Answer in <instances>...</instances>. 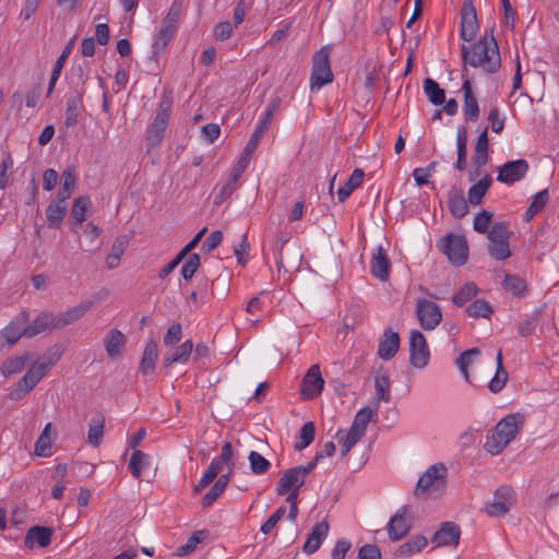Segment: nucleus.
Segmentation results:
<instances>
[{
	"label": "nucleus",
	"instance_id": "1",
	"mask_svg": "<svg viewBox=\"0 0 559 559\" xmlns=\"http://www.w3.org/2000/svg\"><path fill=\"white\" fill-rule=\"evenodd\" d=\"M461 56L463 60V73L467 75L466 64L474 68L483 67L487 73H496L501 67V58L497 40L493 37V31H486L472 46L462 45Z\"/></svg>",
	"mask_w": 559,
	"mask_h": 559
},
{
	"label": "nucleus",
	"instance_id": "2",
	"mask_svg": "<svg viewBox=\"0 0 559 559\" xmlns=\"http://www.w3.org/2000/svg\"><path fill=\"white\" fill-rule=\"evenodd\" d=\"M448 469L443 463L431 465L418 479L414 495H427L432 499L440 498L447 488Z\"/></svg>",
	"mask_w": 559,
	"mask_h": 559
},
{
	"label": "nucleus",
	"instance_id": "3",
	"mask_svg": "<svg viewBox=\"0 0 559 559\" xmlns=\"http://www.w3.org/2000/svg\"><path fill=\"white\" fill-rule=\"evenodd\" d=\"M331 47L324 46L316 51L312 57V73L310 78L311 90H320L323 85L333 81V72L330 67Z\"/></svg>",
	"mask_w": 559,
	"mask_h": 559
},
{
	"label": "nucleus",
	"instance_id": "4",
	"mask_svg": "<svg viewBox=\"0 0 559 559\" xmlns=\"http://www.w3.org/2000/svg\"><path fill=\"white\" fill-rule=\"evenodd\" d=\"M439 249L453 265L461 266L467 261L468 247L464 236L448 234L440 240Z\"/></svg>",
	"mask_w": 559,
	"mask_h": 559
},
{
	"label": "nucleus",
	"instance_id": "5",
	"mask_svg": "<svg viewBox=\"0 0 559 559\" xmlns=\"http://www.w3.org/2000/svg\"><path fill=\"white\" fill-rule=\"evenodd\" d=\"M515 503L514 489L511 486L502 485L493 493V499L486 504V512L489 516L499 518L507 514Z\"/></svg>",
	"mask_w": 559,
	"mask_h": 559
},
{
	"label": "nucleus",
	"instance_id": "6",
	"mask_svg": "<svg viewBox=\"0 0 559 559\" xmlns=\"http://www.w3.org/2000/svg\"><path fill=\"white\" fill-rule=\"evenodd\" d=\"M281 103H282V100H281V97H278V96H275L271 99L270 104L267 105L264 116L262 117V119L260 120L255 130L251 134V136L245 147V151L253 154V152L258 147L261 139L269 130V127L273 120L275 112L278 110Z\"/></svg>",
	"mask_w": 559,
	"mask_h": 559
},
{
	"label": "nucleus",
	"instance_id": "7",
	"mask_svg": "<svg viewBox=\"0 0 559 559\" xmlns=\"http://www.w3.org/2000/svg\"><path fill=\"white\" fill-rule=\"evenodd\" d=\"M430 352L425 335L413 330L409 335V364L415 368H424L428 365Z\"/></svg>",
	"mask_w": 559,
	"mask_h": 559
},
{
	"label": "nucleus",
	"instance_id": "8",
	"mask_svg": "<svg viewBox=\"0 0 559 559\" xmlns=\"http://www.w3.org/2000/svg\"><path fill=\"white\" fill-rule=\"evenodd\" d=\"M416 317L424 330L431 331L441 322V308L431 300L418 299Z\"/></svg>",
	"mask_w": 559,
	"mask_h": 559
},
{
	"label": "nucleus",
	"instance_id": "9",
	"mask_svg": "<svg viewBox=\"0 0 559 559\" xmlns=\"http://www.w3.org/2000/svg\"><path fill=\"white\" fill-rule=\"evenodd\" d=\"M478 31V20L473 0H464L461 9L460 37L464 41H472Z\"/></svg>",
	"mask_w": 559,
	"mask_h": 559
},
{
	"label": "nucleus",
	"instance_id": "10",
	"mask_svg": "<svg viewBox=\"0 0 559 559\" xmlns=\"http://www.w3.org/2000/svg\"><path fill=\"white\" fill-rule=\"evenodd\" d=\"M324 380L321 376L319 365H312L304 376L300 395L302 400H313L319 396L323 390Z\"/></svg>",
	"mask_w": 559,
	"mask_h": 559
},
{
	"label": "nucleus",
	"instance_id": "11",
	"mask_svg": "<svg viewBox=\"0 0 559 559\" xmlns=\"http://www.w3.org/2000/svg\"><path fill=\"white\" fill-rule=\"evenodd\" d=\"M251 155V153L243 150L241 156L237 162V165L230 173L229 180L222 187L219 193L215 197L216 204H218L222 200L229 198L236 190V183L247 169L250 163Z\"/></svg>",
	"mask_w": 559,
	"mask_h": 559
},
{
	"label": "nucleus",
	"instance_id": "12",
	"mask_svg": "<svg viewBox=\"0 0 559 559\" xmlns=\"http://www.w3.org/2000/svg\"><path fill=\"white\" fill-rule=\"evenodd\" d=\"M528 170V164L525 159L507 162L498 169L497 180L507 185H512L523 179Z\"/></svg>",
	"mask_w": 559,
	"mask_h": 559
},
{
	"label": "nucleus",
	"instance_id": "13",
	"mask_svg": "<svg viewBox=\"0 0 559 559\" xmlns=\"http://www.w3.org/2000/svg\"><path fill=\"white\" fill-rule=\"evenodd\" d=\"M524 421L525 417L523 414H509L500 421H498V424L495 426V429L497 430L498 436H502L506 438L507 442H511L523 429Z\"/></svg>",
	"mask_w": 559,
	"mask_h": 559
},
{
	"label": "nucleus",
	"instance_id": "14",
	"mask_svg": "<svg viewBox=\"0 0 559 559\" xmlns=\"http://www.w3.org/2000/svg\"><path fill=\"white\" fill-rule=\"evenodd\" d=\"M29 321V313L23 310L19 316L11 321L2 331L3 338L10 344L14 345L22 336L27 337Z\"/></svg>",
	"mask_w": 559,
	"mask_h": 559
},
{
	"label": "nucleus",
	"instance_id": "15",
	"mask_svg": "<svg viewBox=\"0 0 559 559\" xmlns=\"http://www.w3.org/2000/svg\"><path fill=\"white\" fill-rule=\"evenodd\" d=\"M461 530L454 522H443L440 528L433 534L431 542L436 547L453 546L460 543Z\"/></svg>",
	"mask_w": 559,
	"mask_h": 559
},
{
	"label": "nucleus",
	"instance_id": "16",
	"mask_svg": "<svg viewBox=\"0 0 559 559\" xmlns=\"http://www.w3.org/2000/svg\"><path fill=\"white\" fill-rule=\"evenodd\" d=\"M408 508L406 506L400 508L388 523V533L392 540H400L412 528V522L406 519Z\"/></svg>",
	"mask_w": 559,
	"mask_h": 559
},
{
	"label": "nucleus",
	"instance_id": "17",
	"mask_svg": "<svg viewBox=\"0 0 559 559\" xmlns=\"http://www.w3.org/2000/svg\"><path fill=\"white\" fill-rule=\"evenodd\" d=\"M93 300H85L56 316V330H61L79 321L87 311L94 307Z\"/></svg>",
	"mask_w": 559,
	"mask_h": 559
},
{
	"label": "nucleus",
	"instance_id": "18",
	"mask_svg": "<svg viewBox=\"0 0 559 559\" xmlns=\"http://www.w3.org/2000/svg\"><path fill=\"white\" fill-rule=\"evenodd\" d=\"M306 476L295 466L286 469L277 481L276 493L284 496L290 489H300L305 485Z\"/></svg>",
	"mask_w": 559,
	"mask_h": 559
},
{
	"label": "nucleus",
	"instance_id": "19",
	"mask_svg": "<svg viewBox=\"0 0 559 559\" xmlns=\"http://www.w3.org/2000/svg\"><path fill=\"white\" fill-rule=\"evenodd\" d=\"M127 344L126 335L118 329H111L104 337V348L110 359L119 358Z\"/></svg>",
	"mask_w": 559,
	"mask_h": 559
},
{
	"label": "nucleus",
	"instance_id": "20",
	"mask_svg": "<svg viewBox=\"0 0 559 559\" xmlns=\"http://www.w3.org/2000/svg\"><path fill=\"white\" fill-rule=\"evenodd\" d=\"M390 269L391 262L388 253L382 246H379L370 262L371 273L379 281L385 282L389 278Z\"/></svg>",
	"mask_w": 559,
	"mask_h": 559
},
{
	"label": "nucleus",
	"instance_id": "21",
	"mask_svg": "<svg viewBox=\"0 0 559 559\" xmlns=\"http://www.w3.org/2000/svg\"><path fill=\"white\" fill-rule=\"evenodd\" d=\"M329 530H330V526H329V523L326 520H323L320 523H317L312 527L310 534L308 535V537L302 546L304 552H306L308 555L316 552L320 548L324 538L328 536Z\"/></svg>",
	"mask_w": 559,
	"mask_h": 559
},
{
	"label": "nucleus",
	"instance_id": "22",
	"mask_svg": "<svg viewBox=\"0 0 559 559\" xmlns=\"http://www.w3.org/2000/svg\"><path fill=\"white\" fill-rule=\"evenodd\" d=\"M52 528L47 526L35 525L32 526L24 538V544L27 548L32 549L35 544L45 548L51 543Z\"/></svg>",
	"mask_w": 559,
	"mask_h": 559
},
{
	"label": "nucleus",
	"instance_id": "23",
	"mask_svg": "<svg viewBox=\"0 0 559 559\" xmlns=\"http://www.w3.org/2000/svg\"><path fill=\"white\" fill-rule=\"evenodd\" d=\"M463 84L462 90L464 92V115L467 120L476 121L479 117V106L476 97L473 94L471 81L467 75L462 74Z\"/></svg>",
	"mask_w": 559,
	"mask_h": 559
},
{
	"label": "nucleus",
	"instance_id": "24",
	"mask_svg": "<svg viewBox=\"0 0 559 559\" xmlns=\"http://www.w3.org/2000/svg\"><path fill=\"white\" fill-rule=\"evenodd\" d=\"M400 348V336L396 332L388 329L383 333V337L379 343L378 356L384 360H389L395 356Z\"/></svg>",
	"mask_w": 559,
	"mask_h": 559
},
{
	"label": "nucleus",
	"instance_id": "25",
	"mask_svg": "<svg viewBox=\"0 0 559 559\" xmlns=\"http://www.w3.org/2000/svg\"><path fill=\"white\" fill-rule=\"evenodd\" d=\"M56 324L57 320L52 311H41L32 323H27V338H32L46 330L56 329Z\"/></svg>",
	"mask_w": 559,
	"mask_h": 559
},
{
	"label": "nucleus",
	"instance_id": "26",
	"mask_svg": "<svg viewBox=\"0 0 559 559\" xmlns=\"http://www.w3.org/2000/svg\"><path fill=\"white\" fill-rule=\"evenodd\" d=\"M158 358L157 343L150 340L143 350L142 359L140 362V372L144 376L154 373L156 361Z\"/></svg>",
	"mask_w": 559,
	"mask_h": 559
},
{
	"label": "nucleus",
	"instance_id": "27",
	"mask_svg": "<svg viewBox=\"0 0 559 559\" xmlns=\"http://www.w3.org/2000/svg\"><path fill=\"white\" fill-rule=\"evenodd\" d=\"M192 350H193L192 341L188 340V341L183 342L180 346L173 348L170 352H168L164 355V357H163L164 367L168 368L175 362L188 361Z\"/></svg>",
	"mask_w": 559,
	"mask_h": 559
},
{
	"label": "nucleus",
	"instance_id": "28",
	"mask_svg": "<svg viewBox=\"0 0 559 559\" xmlns=\"http://www.w3.org/2000/svg\"><path fill=\"white\" fill-rule=\"evenodd\" d=\"M46 221L50 228H59L67 214V204L63 201L53 199L45 211Z\"/></svg>",
	"mask_w": 559,
	"mask_h": 559
},
{
	"label": "nucleus",
	"instance_id": "29",
	"mask_svg": "<svg viewBox=\"0 0 559 559\" xmlns=\"http://www.w3.org/2000/svg\"><path fill=\"white\" fill-rule=\"evenodd\" d=\"M448 206L450 213L455 218H462L468 213L467 201L464 198L463 191L452 187L448 193Z\"/></svg>",
	"mask_w": 559,
	"mask_h": 559
},
{
	"label": "nucleus",
	"instance_id": "30",
	"mask_svg": "<svg viewBox=\"0 0 559 559\" xmlns=\"http://www.w3.org/2000/svg\"><path fill=\"white\" fill-rule=\"evenodd\" d=\"M36 377L37 376H35L34 372L27 370L26 373L16 383V386L8 394V397L11 401H20L23 399L39 382Z\"/></svg>",
	"mask_w": 559,
	"mask_h": 559
},
{
	"label": "nucleus",
	"instance_id": "31",
	"mask_svg": "<svg viewBox=\"0 0 559 559\" xmlns=\"http://www.w3.org/2000/svg\"><path fill=\"white\" fill-rule=\"evenodd\" d=\"M91 205L92 203L90 197L87 195H80L74 200L70 212L71 218L74 222L73 226L71 227L73 233H78V226H80L86 219L85 213L90 210Z\"/></svg>",
	"mask_w": 559,
	"mask_h": 559
},
{
	"label": "nucleus",
	"instance_id": "32",
	"mask_svg": "<svg viewBox=\"0 0 559 559\" xmlns=\"http://www.w3.org/2000/svg\"><path fill=\"white\" fill-rule=\"evenodd\" d=\"M488 146H489L488 129L485 128L478 135L476 143H475L473 165L476 168H480L487 164Z\"/></svg>",
	"mask_w": 559,
	"mask_h": 559
},
{
	"label": "nucleus",
	"instance_id": "33",
	"mask_svg": "<svg viewBox=\"0 0 559 559\" xmlns=\"http://www.w3.org/2000/svg\"><path fill=\"white\" fill-rule=\"evenodd\" d=\"M61 187L57 191L55 199L67 202L74 191L76 185V176L73 169L67 168L61 174Z\"/></svg>",
	"mask_w": 559,
	"mask_h": 559
},
{
	"label": "nucleus",
	"instance_id": "34",
	"mask_svg": "<svg viewBox=\"0 0 559 559\" xmlns=\"http://www.w3.org/2000/svg\"><path fill=\"white\" fill-rule=\"evenodd\" d=\"M151 464V457L148 454L141 450H133L128 468L134 478H140L143 469L148 468Z\"/></svg>",
	"mask_w": 559,
	"mask_h": 559
},
{
	"label": "nucleus",
	"instance_id": "35",
	"mask_svg": "<svg viewBox=\"0 0 559 559\" xmlns=\"http://www.w3.org/2000/svg\"><path fill=\"white\" fill-rule=\"evenodd\" d=\"M492 183V178L490 175H485L478 182L473 185L467 192L468 202L472 205H478L481 203L484 195L486 194L488 188Z\"/></svg>",
	"mask_w": 559,
	"mask_h": 559
},
{
	"label": "nucleus",
	"instance_id": "36",
	"mask_svg": "<svg viewBox=\"0 0 559 559\" xmlns=\"http://www.w3.org/2000/svg\"><path fill=\"white\" fill-rule=\"evenodd\" d=\"M364 177L365 173L362 169H354L348 180L337 190L338 201L344 202L362 183Z\"/></svg>",
	"mask_w": 559,
	"mask_h": 559
},
{
	"label": "nucleus",
	"instance_id": "37",
	"mask_svg": "<svg viewBox=\"0 0 559 559\" xmlns=\"http://www.w3.org/2000/svg\"><path fill=\"white\" fill-rule=\"evenodd\" d=\"M427 538L423 535L412 537L407 543L401 545L395 551V557L404 559L421 550L427 545Z\"/></svg>",
	"mask_w": 559,
	"mask_h": 559
},
{
	"label": "nucleus",
	"instance_id": "38",
	"mask_svg": "<svg viewBox=\"0 0 559 559\" xmlns=\"http://www.w3.org/2000/svg\"><path fill=\"white\" fill-rule=\"evenodd\" d=\"M104 427H105V417L103 414H97L94 418H92L88 425V433L87 439L88 442L98 447L103 441L104 436Z\"/></svg>",
	"mask_w": 559,
	"mask_h": 559
},
{
	"label": "nucleus",
	"instance_id": "39",
	"mask_svg": "<svg viewBox=\"0 0 559 559\" xmlns=\"http://www.w3.org/2000/svg\"><path fill=\"white\" fill-rule=\"evenodd\" d=\"M424 92L429 102L436 106L442 105L445 102V92L432 79L427 78L424 80Z\"/></svg>",
	"mask_w": 559,
	"mask_h": 559
},
{
	"label": "nucleus",
	"instance_id": "40",
	"mask_svg": "<svg viewBox=\"0 0 559 559\" xmlns=\"http://www.w3.org/2000/svg\"><path fill=\"white\" fill-rule=\"evenodd\" d=\"M129 243L127 236H120L116 238L111 246L110 253L107 257V265L109 269H114L118 265L121 255L124 253Z\"/></svg>",
	"mask_w": 559,
	"mask_h": 559
},
{
	"label": "nucleus",
	"instance_id": "41",
	"mask_svg": "<svg viewBox=\"0 0 559 559\" xmlns=\"http://www.w3.org/2000/svg\"><path fill=\"white\" fill-rule=\"evenodd\" d=\"M31 358H33V354H25L20 357L8 358L1 366V372L5 377L17 373L23 370Z\"/></svg>",
	"mask_w": 559,
	"mask_h": 559
},
{
	"label": "nucleus",
	"instance_id": "42",
	"mask_svg": "<svg viewBox=\"0 0 559 559\" xmlns=\"http://www.w3.org/2000/svg\"><path fill=\"white\" fill-rule=\"evenodd\" d=\"M316 437V427L312 421L305 423L299 431L298 440L295 443L296 451H302L309 447Z\"/></svg>",
	"mask_w": 559,
	"mask_h": 559
},
{
	"label": "nucleus",
	"instance_id": "43",
	"mask_svg": "<svg viewBox=\"0 0 559 559\" xmlns=\"http://www.w3.org/2000/svg\"><path fill=\"white\" fill-rule=\"evenodd\" d=\"M468 317L474 319H488L493 313V308L485 299H477L466 308Z\"/></svg>",
	"mask_w": 559,
	"mask_h": 559
},
{
	"label": "nucleus",
	"instance_id": "44",
	"mask_svg": "<svg viewBox=\"0 0 559 559\" xmlns=\"http://www.w3.org/2000/svg\"><path fill=\"white\" fill-rule=\"evenodd\" d=\"M207 536V531H197L187 540V543L178 547L175 555L178 557H185L193 552L197 546Z\"/></svg>",
	"mask_w": 559,
	"mask_h": 559
},
{
	"label": "nucleus",
	"instance_id": "45",
	"mask_svg": "<svg viewBox=\"0 0 559 559\" xmlns=\"http://www.w3.org/2000/svg\"><path fill=\"white\" fill-rule=\"evenodd\" d=\"M82 94L83 93H78V95L70 97L67 102L64 120V124L67 127H73L78 123L79 110L82 104Z\"/></svg>",
	"mask_w": 559,
	"mask_h": 559
},
{
	"label": "nucleus",
	"instance_id": "46",
	"mask_svg": "<svg viewBox=\"0 0 559 559\" xmlns=\"http://www.w3.org/2000/svg\"><path fill=\"white\" fill-rule=\"evenodd\" d=\"M509 444H510V442H507L504 437L498 436L497 430L493 428V431L490 435H488L486 438L484 449L491 455H498Z\"/></svg>",
	"mask_w": 559,
	"mask_h": 559
},
{
	"label": "nucleus",
	"instance_id": "47",
	"mask_svg": "<svg viewBox=\"0 0 559 559\" xmlns=\"http://www.w3.org/2000/svg\"><path fill=\"white\" fill-rule=\"evenodd\" d=\"M177 27H171L166 24H162V28L156 35L155 41L153 43V53L157 55L159 51L164 50L170 39L173 38Z\"/></svg>",
	"mask_w": 559,
	"mask_h": 559
},
{
	"label": "nucleus",
	"instance_id": "48",
	"mask_svg": "<svg viewBox=\"0 0 559 559\" xmlns=\"http://www.w3.org/2000/svg\"><path fill=\"white\" fill-rule=\"evenodd\" d=\"M466 130L464 127H461L457 130V160L455 164L456 169L460 171L466 169Z\"/></svg>",
	"mask_w": 559,
	"mask_h": 559
},
{
	"label": "nucleus",
	"instance_id": "49",
	"mask_svg": "<svg viewBox=\"0 0 559 559\" xmlns=\"http://www.w3.org/2000/svg\"><path fill=\"white\" fill-rule=\"evenodd\" d=\"M166 128L167 126H165L164 123L153 120L147 130L146 145L148 147L158 146L162 143Z\"/></svg>",
	"mask_w": 559,
	"mask_h": 559
},
{
	"label": "nucleus",
	"instance_id": "50",
	"mask_svg": "<svg viewBox=\"0 0 559 559\" xmlns=\"http://www.w3.org/2000/svg\"><path fill=\"white\" fill-rule=\"evenodd\" d=\"M372 414H373V411L370 407H364L360 411H358V413L356 414V416L354 418L350 429L365 436L367 426H368L369 421L371 420Z\"/></svg>",
	"mask_w": 559,
	"mask_h": 559
},
{
	"label": "nucleus",
	"instance_id": "51",
	"mask_svg": "<svg viewBox=\"0 0 559 559\" xmlns=\"http://www.w3.org/2000/svg\"><path fill=\"white\" fill-rule=\"evenodd\" d=\"M248 460L253 474H265L271 467L270 461L257 451H251Z\"/></svg>",
	"mask_w": 559,
	"mask_h": 559
},
{
	"label": "nucleus",
	"instance_id": "52",
	"mask_svg": "<svg viewBox=\"0 0 559 559\" xmlns=\"http://www.w3.org/2000/svg\"><path fill=\"white\" fill-rule=\"evenodd\" d=\"M480 354L479 349L476 347L469 348L467 350H464L460 354V356L456 358L455 364L459 367L460 371L462 372L463 377L466 381H469V373H468V365L472 362L473 357H476Z\"/></svg>",
	"mask_w": 559,
	"mask_h": 559
},
{
	"label": "nucleus",
	"instance_id": "53",
	"mask_svg": "<svg viewBox=\"0 0 559 559\" xmlns=\"http://www.w3.org/2000/svg\"><path fill=\"white\" fill-rule=\"evenodd\" d=\"M478 289L474 283H466L460 290L452 297V301L455 306L462 307L476 296Z\"/></svg>",
	"mask_w": 559,
	"mask_h": 559
},
{
	"label": "nucleus",
	"instance_id": "54",
	"mask_svg": "<svg viewBox=\"0 0 559 559\" xmlns=\"http://www.w3.org/2000/svg\"><path fill=\"white\" fill-rule=\"evenodd\" d=\"M502 286L516 297H521L526 290V282L523 278L510 274L506 275Z\"/></svg>",
	"mask_w": 559,
	"mask_h": 559
},
{
	"label": "nucleus",
	"instance_id": "55",
	"mask_svg": "<svg viewBox=\"0 0 559 559\" xmlns=\"http://www.w3.org/2000/svg\"><path fill=\"white\" fill-rule=\"evenodd\" d=\"M486 234L490 242L508 241L511 236L506 222L495 223Z\"/></svg>",
	"mask_w": 559,
	"mask_h": 559
},
{
	"label": "nucleus",
	"instance_id": "56",
	"mask_svg": "<svg viewBox=\"0 0 559 559\" xmlns=\"http://www.w3.org/2000/svg\"><path fill=\"white\" fill-rule=\"evenodd\" d=\"M376 397L378 401L390 402V380L386 376H376L374 378Z\"/></svg>",
	"mask_w": 559,
	"mask_h": 559
},
{
	"label": "nucleus",
	"instance_id": "57",
	"mask_svg": "<svg viewBox=\"0 0 559 559\" xmlns=\"http://www.w3.org/2000/svg\"><path fill=\"white\" fill-rule=\"evenodd\" d=\"M229 290V275L228 273L219 274L216 278L212 280L211 294L224 297Z\"/></svg>",
	"mask_w": 559,
	"mask_h": 559
},
{
	"label": "nucleus",
	"instance_id": "58",
	"mask_svg": "<svg viewBox=\"0 0 559 559\" xmlns=\"http://www.w3.org/2000/svg\"><path fill=\"white\" fill-rule=\"evenodd\" d=\"M488 252L496 260L502 261L508 259L511 255L509 240L490 242V245L488 246Z\"/></svg>",
	"mask_w": 559,
	"mask_h": 559
},
{
	"label": "nucleus",
	"instance_id": "59",
	"mask_svg": "<svg viewBox=\"0 0 559 559\" xmlns=\"http://www.w3.org/2000/svg\"><path fill=\"white\" fill-rule=\"evenodd\" d=\"M543 309L535 310L527 320L519 325V333L521 336L526 337L533 333L537 326Z\"/></svg>",
	"mask_w": 559,
	"mask_h": 559
},
{
	"label": "nucleus",
	"instance_id": "60",
	"mask_svg": "<svg viewBox=\"0 0 559 559\" xmlns=\"http://www.w3.org/2000/svg\"><path fill=\"white\" fill-rule=\"evenodd\" d=\"M200 266V255L198 253H191L188 260L181 267V276L185 281H189L193 277Z\"/></svg>",
	"mask_w": 559,
	"mask_h": 559
},
{
	"label": "nucleus",
	"instance_id": "61",
	"mask_svg": "<svg viewBox=\"0 0 559 559\" xmlns=\"http://www.w3.org/2000/svg\"><path fill=\"white\" fill-rule=\"evenodd\" d=\"M171 105L173 104H171L170 98L167 97L166 95H164L160 98V102L158 104V109H157L154 120L157 122H162L165 126H168L170 111H171Z\"/></svg>",
	"mask_w": 559,
	"mask_h": 559
},
{
	"label": "nucleus",
	"instance_id": "62",
	"mask_svg": "<svg viewBox=\"0 0 559 559\" xmlns=\"http://www.w3.org/2000/svg\"><path fill=\"white\" fill-rule=\"evenodd\" d=\"M491 219H492V213L487 210H483L474 218V224H473L474 229L477 233L486 234L489 230V225L491 223Z\"/></svg>",
	"mask_w": 559,
	"mask_h": 559
},
{
	"label": "nucleus",
	"instance_id": "63",
	"mask_svg": "<svg viewBox=\"0 0 559 559\" xmlns=\"http://www.w3.org/2000/svg\"><path fill=\"white\" fill-rule=\"evenodd\" d=\"M183 7V0H175L163 20V24L169 25L171 27H176V23L178 22L181 11Z\"/></svg>",
	"mask_w": 559,
	"mask_h": 559
},
{
	"label": "nucleus",
	"instance_id": "64",
	"mask_svg": "<svg viewBox=\"0 0 559 559\" xmlns=\"http://www.w3.org/2000/svg\"><path fill=\"white\" fill-rule=\"evenodd\" d=\"M286 508L280 507L276 511L261 525V533L267 535L272 532V530L276 526L278 521L285 515Z\"/></svg>",
	"mask_w": 559,
	"mask_h": 559
}]
</instances>
